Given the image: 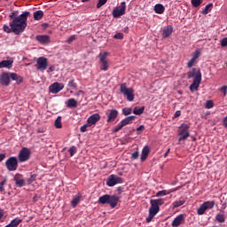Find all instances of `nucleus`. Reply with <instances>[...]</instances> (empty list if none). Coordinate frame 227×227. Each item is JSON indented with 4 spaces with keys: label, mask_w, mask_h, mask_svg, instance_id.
<instances>
[{
    "label": "nucleus",
    "mask_w": 227,
    "mask_h": 227,
    "mask_svg": "<svg viewBox=\"0 0 227 227\" xmlns=\"http://www.w3.org/2000/svg\"><path fill=\"white\" fill-rule=\"evenodd\" d=\"M122 114H124V116H129V114H132V109L129 107L123 108Z\"/></svg>",
    "instance_id": "nucleus-36"
},
{
    "label": "nucleus",
    "mask_w": 227,
    "mask_h": 227,
    "mask_svg": "<svg viewBox=\"0 0 227 227\" xmlns=\"http://www.w3.org/2000/svg\"><path fill=\"white\" fill-rule=\"evenodd\" d=\"M5 166L8 171H17V168H19V160H17V157H10L5 161Z\"/></svg>",
    "instance_id": "nucleus-9"
},
{
    "label": "nucleus",
    "mask_w": 227,
    "mask_h": 227,
    "mask_svg": "<svg viewBox=\"0 0 227 227\" xmlns=\"http://www.w3.org/2000/svg\"><path fill=\"white\" fill-rule=\"evenodd\" d=\"M69 153H70V156L71 157H74V154L77 153V147L75 146H71L70 149L68 150Z\"/></svg>",
    "instance_id": "nucleus-40"
},
{
    "label": "nucleus",
    "mask_w": 227,
    "mask_h": 227,
    "mask_svg": "<svg viewBox=\"0 0 227 227\" xmlns=\"http://www.w3.org/2000/svg\"><path fill=\"white\" fill-rule=\"evenodd\" d=\"M165 11H166V7H164L162 4H157L154 5L155 13H158L159 15H162V13H164Z\"/></svg>",
    "instance_id": "nucleus-24"
},
{
    "label": "nucleus",
    "mask_w": 227,
    "mask_h": 227,
    "mask_svg": "<svg viewBox=\"0 0 227 227\" xmlns=\"http://www.w3.org/2000/svg\"><path fill=\"white\" fill-rule=\"evenodd\" d=\"M11 79L12 81H16L17 84H21L24 82V78L22 76L10 72H4L0 74V84L1 86L8 87L11 82Z\"/></svg>",
    "instance_id": "nucleus-2"
},
{
    "label": "nucleus",
    "mask_w": 227,
    "mask_h": 227,
    "mask_svg": "<svg viewBox=\"0 0 227 227\" xmlns=\"http://www.w3.org/2000/svg\"><path fill=\"white\" fill-rule=\"evenodd\" d=\"M107 116V123H111L118 118V110L116 109H112L109 111L108 114H106Z\"/></svg>",
    "instance_id": "nucleus-16"
},
{
    "label": "nucleus",
    "mask_w": 227,
    "mask_h": 227,
    "mask_svg": "<svg viewBox=\"0 0 227 227\" xmlns=\"http://www.w3.org/2000/svg\"><path fill=\"white\" fill-rule=\"evenodd\" d=\"M13 67V60H2L0 62V68H12Z\"/></svg>",
    "instance_id": "nucleus-23"
},
{
    "label": "nucleus",
    "mask_w": 227,
    "mask_h": 227,
    "mask_svg": "<svg viewBox=\"0 0 227 227\" xmlns=\"http://www.w3.org/2000/svg\"><path fill=\"white\" fill-rule=\"evenodd\" d=\"M43 19V11L39 10L34 12V20H42Z\"/></svg>",
    "instance_id": "nucleus-28"
},
{
    "label": "nucleus",
    "mask_w": 227,
    "mask_h": 227,
    "mask_svg": "<svg viewBox=\"0 0 227 227\" xmlns=\"http://www.w3.org/2000/svg\"><path fill=\"white\" fill-rule=\"evenodd\" d=\"M67 107H69V109H72V107H77V100L74 98H69L67 102Z\"/></svg>",
    "instance_id": "nucleus-29"
},
{
    "label": "nucleus",
    "mask_w": 227,
    "mask_h": 227,
    "mask_svg": "<svg viewBox=\"0 0 227 227\" xmlns=\"http://www.w3.org/2000/svg\"><path fill=\"white\" fill-rule=\"evenodd\" d=\"M206 109H212L214 107V101L212 100H207L205 104Z\"/></svg>",
    "instance_id": "nucleus-43"
},
{
    "label": "nucleus",
    "mask_w": 227,
    "mask_h": 227,
    "mask_svg": "<svg viewBox=\"0 0 227 227\" xmlns=\"http://www.w3.org/2000/svg\"><path fill=\"white\" fill-rule=\"evenodd\" d=\"M64 88H65L64 83H59V82H56L52 83L51 85H50L49 90H50V93L56 95L58 93H59V91H61V90H63Z\"/></svg>",
    "instance_id": "nucleus-13"
},
{
    "label": "nucleus",
    "mask_w": 227,
    "mask_h": 227,
    "mask_svg": "<svg viewBox=\"0 0 227 227\" xmlns=\"http://www.w3.org/2000/svg\"><path fill=\"white\" fill-rule=\"evenodd\" d=\"M20 223H22V219L16 217L12 219L11 223L4 227H19V224H20Z\"/></svg>",
    "instance_id": "nucleus-26"
},
{
    "label": "nucleus",
    "mask_w": 227,
    "mask_h": 227,
    "mask_svg": "<svg viewBox=\"0 0 227 227\" xmlns=\"http://www.w3.org/2000/svg\"><path fill=\"white\" fill-rule=\"evenodd\" d=\"M99 63L100 70L103 72H107L109 70V62L107 61V56H109V52H100L99 53Z\"/></svg>",
    "instance_id": "nucleus-8"
},
{
    "label": "nucleus",
    "mask_w": 227,
    "mask_h": 227,
    "mask_svg": "<svg viewBox=\"0 0 227 227\" xmlns=\"http://www.w3.org/2000/svg\"><path fill=\"white\" fill-rule=\"evenodd\" d=\"M184 203H185V201H184V200H176L173 203V207H174V208H178V207H182V205H184Z\"/></svg>",
    "instance_id": "nucleus-38"
},
{
    "label": "nucleus",
    "mask_w": 227,
    "mask_h": 227,
    "mask_svg": "<svg viewBox=\"0 0 227 227\" xmlns=\"http://www.w3.org/2000/svg\"><path fill=\"white\" fill-rule=\"evenodd\" d=\"M164 203V200L162 199H155V200H151L150 204L151 207H149V215L148 217L146 218V223H152V219L159 214V210H160V206Z\"/></svg>",
    "instance_id": "nucleus-3"
},
{
    "label": "nucleus",
    "mask_w": 227,
    "mask_h": 227,
    "mask_svg": "<svg viewBox=\"0 0 227 227\" xmlns=\"http://www.w3.org/2000/svg\"><path fill=\"white\" fill-rule=\"evenodd\" d=\"M106 3H107V0H98L97 8H102V6H104V4H106Z\"/></svg>",
    "instance_id": "nucleus-48"
},
{
    "label": "nucleus",
    "mask_w": 227,
    "mask_h": 227,
    "mask_svg": "<svg viewBox=\"0 0 227 227\" xmlns=\"http://www.w3.org/2000/svg\"><path fill=\"white\" fill-rule=\"evenodd\" d=\"M4 184H6V178L0 183V185L4 186Z\"/></svg>",
    "instance_id": "nucleus-62"
},
{
    "label": "nucleus",
    "mask_w": 227,
    "mask_h": 227,
    "mask_svg": "<svg viewBox=\"0 0 227 227\" xmlns=\"http://www.w3.org/2000/svg\"><path fill=\"white\" fill-rule=\"evenodd\" d=\"M33 201L35 202L38 201V195L34 196Z\"/></svg>",
    "instance_id": "nucleus-61"
},
{
    "label": "nucleus",
    "mask_w": 227,
    "mask_h": 227,
    "mask_svg": "<svg viewBox=\"0 0 227 227\" xmlns=\"http://www.w3.org/2000/svg\"><path fill=\"white\" fill-rule=\"evenodd\" d=\"M170 150H171V149H168V150H167V152H166L165 154H164V157H168V155Z\"/></svg>",
    "instance_id": "nucleus-63"
},
{
    "label": "nucleus",
    "mask_w": 227,
    "mask_h": 227,
    "mask_svg": "<svg viewBox=\"0 0 227 227\" xmlns=\"http://www.w3.org/2000/svg\"><path fill=\"white\" fill-rule=\"evenodd\" d=\"M56 129H62L63 124L61 123V116H58L54 122Z\"/></svg>",
    "instance_id": "nucleus-33"
},
{
    "label": "nucleus",
    "mask_w": 227,
    "mask_h": 227,
    "mask_svg": "<svg viewBox=\"0 0 227 227\" xmlns=\"http://www.w3.org/2000/svg\"><path fill=\"white\" fill-rule=\"evenodd\" d=\"M31 159V150L27 147H22L18 154L19 162H27Z\"/></svg>",
    "instance_id": "nucleus-6"
},
{
    "label": "nucleus",
    "mask_w": 227,
    "mask_h": 227,
    "mask_svg": "<svg viewBox=\"0 0 227 227\" xmlns=\"http://www.w3.org/2000/svg\"><path fill=\"white\" fill-rule=\"evenodd\" d=\"M49 70H50V72H54V70H56V67L54 66H51L49 67Z\"/></svg>",
    "instance_id": "nucleus-60"
},
{
    "label": "nucleus",
    "mask_w": 227,
    "mask_h": 227,
    "mask_svg": "<svg viewBox=\"0 0 227 227\" xmlns=\"http://www.w3.org/2000/svg\"><path fill=\"white\" fill-rule=\"evenodd\" d=\"M17 187H24L26 181L21 174H16L13 178Z\"/></svg>",
    "instance_id": "nucleus-15"
},
{
    "label": "nucleus",
    "mask_w": 227,
    "mask_h": 227,
    "mask_svg": "<svg viewBox=\"0 0 227 227\" xmlns=\"http://www.w3.org/2000/svg\"><path fill=\"white\" fill-rule=\"evenodd\" d=\"M121 93L127 97V100L129 102H132L134 100V90L132 88H128L127 83L121 84Z\"/></svg>",
    "instance_id": "nucleus-7"
},
{
    "label": "nucleus",
    "mask_w": 227,
    "mask_h": 227,
    "mask_svg": "<svg viewBox=\"0 0 227 227\" xmlns=\"http://www.w3.org/2000/svg\"><path fill=\"white\" fill-rule=\"evenodd\" d=\"M201 79V70L200 68L193 67L191 71L188 72L187 79Z\"/></svg>",
    "instance_id": "nucleus-14"
},
{
    "label": "nucleus",
    "mask_w": 227,
    "mask_h": 227,
    "mask_svg": "<svg viewBox=\"0 0 227 227\" xmlns=\"http://www.w3.org/2000/svg\"><path fill=\"white\" fill-rule=\"evenodd\" d=\"M185 222V218L184 217V215L181 214L179 215H177L171 223V226L173 227H178L180 226V224H184V223Z\"/></svg>",
    "instance_id": "nucleus-18"
},
{
    "label": "nucleus",
    "mask_w": 227,
    "mask_h": 227,
    "mask_svg": "<svg viewBox=\"0 0 227 227\" xmlns=\"http://www.w3.org/2000/svg\"><path fill=\"white\" fill-rule=\"evenodd\" d=\"M131 157L132 159H137L139 157V152L137 151V152H134L132 154H131Z\"/></svg>",
    "instance_id": "nucleus-52"
},
{
    "label": "nucleus",
    "mask_w": 227,
    "mask_h": 227,
    "mask_svg": "<svg viewBox=\"0 0 227 227\" xmlns=\"http://www.w3.org/2000/svg\"><path fill=\"white\" fill-rule=\"evenodd\" d=\"M214 6L213 4H208L205 6L204 10L201 12L202 15H208V12H210V8Z\"/></svg>",
    "instance_id": "nucleus-35"
},
{
    "label": "nucleus",
    "mask_w": 227,
    "mask_h": 227,
    "mask_svg": "<svg viewBox=\"0 0 227 227\" xmlns=\"http://www.w3.org/2000/svg\"><path fill=\"white\" fill-rule=\"evenodd\" d=\"M35 40L39 42V43H49V42H51V36L47 35H37L35 36Z\"/></svg>",
    "instance_id": "nucleus-20"
},
{
    "label": "nucleus",
    "mask_w": 227,
    "mask_h": 227,
    "mask_svg": "<svg viewBox=\"0 0 227 227\" xmlns=\"http://www.w3.org/2000/svg\"><path fill=\"white\" fill-rule=\"evenodd\" d=\"M200 84H201V79L199 76L193 79L192 83L190 85V91L194 92L198 91L200 88Z\"/></svg>",
    "instance_id": "nucleus-17"
},
{
    "label": "nucleus",
    "mask_w": 227,
    "mask_h": 227,
    "mask_svg": "<svg viewBox=\"0 0 227 227\" xmlns=\"http://www.w3.org/2000/svg\"><path fill=\"white\" fill-rule=\"evenodd\" d=\"M201 3H203V1L201 0H192V4L193 8H198V6L201 5Z\"/></svg>",
    "instance_id": "nucleus-37"
},
{
    "label": "nucleus",
    "mask_w": 227,
    "mask_h": 227,
    "mask_svg": "<svg viewBox=\"0 0 227 227\" xmlns=\"http://www.w3.org/2000/svg\"><path fill=\"white\" fill-rule=\"evenodd\" d=\"M114 38L116 40H123V34L122 33H117L114 35Z\"/></svg>",
    "instance_id": "nucleus-49"
},
{
    "label": "nucleus",
    "mask_w": 227,
    "mask_h": 227,
    "mask_svg": "<svg viewBox=\"0 0 227 227\" xmlns=\"http://www.w3.org/2000/svg\"><path fill=\"white\" fill-rule=\"evenodd\" d=\"M4 191V186L0 185V192H3Z\"/></svg>",
    "instance_id": "nucleus-64"
},
{
    "label": "nucleus",
    "mask_w": 227,
    "mask_h": 227,
    "mask_svg": "<svg viewBox=\"0 0 227 227\" xmlns=\"http://www.w3.org/2000/svg\"><path fill=\"white\" fill-rule=\"evenodd\" d=\"M220 91H222L223 93V97H226L227 95V86L223 85L220 88Z\"/></svg>",
    "instance_id": "nucleus-50"
},
{
    "label": "nucleus",
    "mask_w": 227,
    "mask_h": 227,
    "mask_svg": "<svg viewBox=\"0 0 227 227\" xmlns=\"http://www.w3.org/2000/svg\"><path fill=\"white\" fill-rule=\"evenodd\" d=\"M74 40H77V35H73L71 36L68 37V39L67 40V43H72L73 42H74Z\"/></svg>",
    "instance_id": "nucleus-45"
},
{
    "label": "nucleus",
    "mask_w": 227,
    "mask_h": 227,
    "mask_svg": "<svg viewBox=\"0 0 227 227\" xmlns=\"http://www.w3.org/2000/svg\"><path fill=\"white\" fill-rule=\"evenodd\" d=\"M88 129V125H83L80 128L81 132H86V129Z\"/></svg>",
    "instance_id": "nucleus-55"
},
{
    "label": "nucleus",
    "mask_w": 227,
    "mask_h": 227,
    "mask_svg": "<svg viewBox=\"0 0 227 227\" xmlns=\"http://www.w3.org/2000/svg\"><path fill=\"white\" fill-rule=\"evenodd\" d=\"M181 115H182V112L179 111V110H177V111L175 113V114H174L175 118H178V117H180Z\"/></svg>",
    "instance_id": "nucleus-56"
},
{
    "label": "nucleus",
    "mask_w": 227,
    "mask_h": 227,
    "mask_svg": "<svg viewBox=\"0 0 227 227\" xmlns=\"http://www.w3.org/2000/svg\"><path fill=\"white\" fill-rule=\"evenodd\" d=\"M200 50L195 51V52L192 55V59L195 60L198 59V58H200Z\"/></svg>",
    "instance_id": "nucleus-51"
},
{
    "label": "nucleus",
    "mask_w": 227,
    "mask_h": 227,
    "mask_svg": "<svg viewBox=\"0 0 227 227\" xmlns=\"http://www.w3.org/2000/svg\"><path fill=\"white\" fill-rule=\"evenodd\" d=\"M143 130H145V126H144V125H140V126L137 129V132H138V134H141V132H143Z\"/></svg>",
    "instance_id": "nucleus-53"
},
{
    "label": "nucleus",
    "mask_w": 227,
    "mask_h": 227,
    "mask_svg": "<svg viewBox=\"0 0 227 227\" xmlns=\"http://www.w3.org/2000/svg\"><path fill=\"white\" fill-rule=\"evenodd\" d=\"M145 113V106H141L140 108L137 106L134 107L133 114H136L137 116H139Z\"/></svg>",
    "instance_id": "nucleus-30"
},
{
    "label": "nucleus",
    "mask_w": 227,
    "mask_h": 227,
    "mask_svg": "<svg viewBox=\"0 0 227 227\" xmlns=\"http://www.w3.org/2000/svg\"><path fill=\"white\" fill-rule=\"evenodd\" d=\"M194 63H196V59L192 58L187 63V68H192V67H194Z\"/></svg>",
    "instance_id": "nucleus-44"
},
{
    "label": "nucleus",
    "mask_w": 227,
    "mask_h": 227,
    "mask_svg": "<svg viewBox=\"0 0 227 227\" xmlns=\"http://www.w3.org/2000/svg\"><path fill=\"white\" fill-rule=\"evenodd\" d=\"M122 127H124L123 124L121 122H120L114 129V132H120V130H121Z\"/></svg>",
    "instance_id": "nucleus-46"
},
{
    "label": "nucleus",
    "mask_w": 227,
    "mask_h": 227,
    "mask_svg": "<svg viewBox=\"0 0 227 227\" xmlns=\"http://www.w3.org/2000/svg\"><path fill=\"white\" fill-rule=\"evenodd\" d=\"M134 120H136V116H128L121 121V124H122L123 127H126V125H130Z\"/></svg>",
    "instance_id": "nucleus-25"
},
{
    "label": "nucleus",
    "mask_w": 227,
    "mask_h": 227,
    "mask_svg": "<svg viewBox=\"0 0 227 227\" xmlns=\"http://www.w3.org/2000/svg\"><path fill=\"white\" fill-rule=\"evenodd\" d=\"M81 95L84 96V91L83 90H79L74 94L75 97H81Z\"/></svg>",
    "instance_id": "nucleus-54"
},
{
    "label": "nucleus",
    "mask_w": 227,
    "mask_h": 227,
    "mask_svg": "<svg viewBox=\"0 0 227 227\" xmlns=\"http://www.w3.org/2000/svg\"><path fill=\"white\" fill-rule=\"evenodd\" d=\"M97 121H100V114H94L90 115L87 120V123L90 126L95 125V123H97Z\"/></svg>",
    "instance_id": "nucleus-19"
},
{
    "label": "nucleus",
    "mask_w": 227,
    "mask_h": 227,
    "mask_svg": "<svg viewBox=\"0 0 227 227\" xmlns=\"http://www.w3.org/2000/svg\"><path fill=\"white\" fill-rule=\"evenodd\" d=\"M47 67H49V59L45 57H39L36 60V70H47Z\"/></svg>",
    "instance_id": "nucleus-12"
},
{
    "label": "nucleus",
    "mask_w": 227,
    "mask_h": 227,
    "mask_svg": "<svg viewBox=\"0 0 227 227\" xmlns=\"http://www.w3.org/2000/svg\"><path fill=\"white\" fill-rule=\"evenodd\" d=\"M118 184H123V178L116 176V175H110L106 181V185L108 187H114V185Z\"/></svg>",
    "instance_id": "nucleus-11"
},
{
    "label": "nucleus",
    "mask_w": 227,
    "mask_h": 227,
    "mask_svg": "<svg viewBox=\"0 0 227 227\" xmlns=\"http://www.w3.org/2000/svg\"><path fill=\"white\" fill-rule=\"evenodd\" d=\"M173 34V26H167L162 32L163 38H168Z\"/></svg>",
    "instance_id": "nucleus-22"
},
{
    "label": "nucleus",
    "mask_w": 227,
    "mask_h": 227,
    "mask_svg": "<svg viewBox=\"0 0 227 227\" xmlns=\"http://www.w3.org/2000/svg\"><path fill=\"white\" fill-rule=\"evenodd\" d=\"M31 15L29 12H24L20 15H19V11L12 12L9 17L11 19V22L8 25H4L3 29L4 33H14V35H20L26 31V27H27V18Z\"/></svg>",
    "instance_id": "nucleus-1"
},
{
    "label": "nucleus",
    "mask_w": 227,
    "mask_h": 227,
    "mask_svg": "<svg viewBox=\"0 0 227 227\" xmlns=\"http://www.w3.org/2000/svg\"><path fill=\"white\" fill-rule=\"evenodd\" d=\"M125 10H127V5L125 2H121L120 6H117L115 9L113 11V17L114 19H120L121 15H125Z\"/></svg>",
    "instance_id": "nucleus-10"
},
{
    "label": "nucleus",
    "mask_w": 227,
    "mask_h": 227,
    "mask_svg": "<svg viewBox=\"0 0 227 227\" xmlns=\"http://www.w3.org/2000/svg\"><path fill=\"white\" fill-rule=\"evenodd\" d=\"M120 198L115 195L105 194L98 199V203L101 205H110L111 208H114L118 205Z\"/></svg>",
    "instance_id": "nucleus-4"
},
{
    "label": "nucleus",
    "mask_w": 227,
    "mask_h": 227,
    "mask_svg": "<svg viewBox=\"0 0 227 227\" xmlns=\"http://www.w3.org/2000/svg\"><path fill=\"white\" fill-rule=\"evenodd\" d=\"M221 47L226 48L227 47V37L223 38L220 41Z\"/></svg>",
    "instance_id": "nucleus-47"
},
{
    "label": "nucleus",
    "mask_w": 227,
    "mask_h": 227,
    "mask_svg": "<svg viewBox=\"0 0 227 227\" xmlns=\"http://www.w3.org/2000/svg\"><path fill=\"white\" fill-rule=\"evenodd\" d=\"M204 206L206 207V209L208 210V209H212L213 207H215V201L212 200V201H206L204 203Z\"/></svg>",
    "instance_id": "nucleus-34"
},
{
    "label": "nucleus",
    "mask_w": 227,
    "mask_h": 227,
    "mask_svg": "<svg viewBox=\"0 0 227 227\" xmlns=\"http://www.w3.org/2000/svg\"><path fill=\"white\" fill-rule=\"evenodd\" d=\"M207 212V207L204 206V204H201L200 207L197 209L198 215H203Z\"/></svg>",
    "instance_id": "nucleus-32"
},
{
    "label": "nucleus",
    "mask_w": 227,
    "mask_h": 227,
    "mask_svg": "<svg viewBox=\"0 0 227 227\" xmlns=\"http://www.w3.org/2000/svg\"><path fill=\"white\" fill-rule=\"evenodd\" d=\"M215 221H217V223H225L226 216L223 214H217L215 215Z\"/></svg>",
    "instance_id": "nucleus-31"
},
{
    "label": "nucleus",
    "mask_w": 227,
    "mask_h": 227,
    "mask_svg": "<svg viewBox=\"0 0 227 227\" xmlns=\"http://www.w3.org/2000/svg\"><path fill=\"white\" fill-rule=\"evenodd\" d=\"M36 180V174L31 175L30 177L27 179V184L31 185L33 182Z\"/></svg>",
    "instance_id": "nucleus-41"
},
{
    "label": "nucleus",
    "mask_w": 227,
    "mask_h": 227,
    "mask_svg": "<svg viewBox=\"0 0 227 227\" xmlns=\"http://www.w3.org/2000/svg\"><path fill=\"white\" fill-rule=\"evenodd\" d=\"M226 207H227V203H226V202H223V203L222 204V207H221V212L226 210Z\"/></svg>",
    "instance_id": "nucleus-57"
},
{
    "label": "nucleus",
    "mask_w": 227,
    "mask_h": 227,
    "mask_svg": "<svg viewBox=\"0 0 227 227\" xmlns=\"http://www.w3.org/2000/svg\"><path fill=\"white\" fill-rule=\"evenodd\" d=\"M5 158H6V154L1 153L0 154V162H3V160H4Z\"/></svg>",
    "instance_id": "nucleus-58"
},
{
    "label": "nucleus",
    "mask_w": 227,
    "mask_h": 227,
    "mask_svg": "<svg viewBox=\"0 0 227 227\" xmlns=\"http://www.w3.org/2000/svg\"><path fill=\"white\" fill-rule=\"evenodd\" d=\"M167 194H169L167 190L160 191L156 193V198H160V196H166Z\"/></svg>",
    "instance_id": "nucleus-39"
},
{
    "label": "nucleus",
    "mask_w": 227,
    "mask_h": 227,
    "mask_svg": "<svg viewBox=\"0 0 227 227\" xmlns=\"http://www.w3.org/2000/svg\"><path fill=\"white\" fill-rule=\"evenodd\" d=\"M81 198H82L81 194H78L73 198L71 201V207H73V208H75V207L79 205V202L81 201Z\"/></svg>",
    "instance_id": "nucleus-27"
},
{
    "label": "nucleus",
    "mask_w": 227,
    "mask_h": 227,
    "mask_svg": "<svg viewBox=\"0 0 227 227\" xmlns=\"http://www.w3.org/2000/svg\"><path fill=\"white\" fill-rule=\"evenodd\" d=\"M223 127H225V129H227V116L223 118Z\"/></svg>",
    "instance_id": "nucleus-59"
},
{
    "label": "nucleus",
    "mask_w": 227,
    "mask_h": 227,
    "mask_svg": "<svg viewBox=\"0 0 227 227\" xmlns=\"http://www.w3.org/2000/svg\"><path fill=\"white\" fill-rule=\"evenodd\" d=\"M67 86H68L69 88H71L72 90H75V88H77V83H75V82H74V80H70V81L68 82Z\"/></svg>",
    "instance_id": "nucleus-42"
},
{
    "label": "nucleus",
    "mask_w": 227,
    "mask_h": 227,
    "mask_svg": "<svg viewBox=\"0 0 227 227\" xmlns=\"http://www.w3.org/2000/svg\"><path fill=\"white\" fill-rule=\"evenodd\" d=\"M149 153H150V147H148V145H145L142 150V153L140 157V160L142 162H145V160L148 159Z\"/></svg>",
    "instance_id": "nucleus-21"
},
{
    "label": "nucleus",
    "mask_w": 227,
    "mask_h": 227,
    "mask_svg": "<svg viewBox=\"0 0 227 227\" xmlns=\"http://www.w3.org/2000/svg\"><path fill=\"white\" fill-rule=\"evenodd\" d=\"M191 128V126H189V124H185V123H183L179 128H178V136H179V138H178V141L181 142V141H185L188 137L190 136L189 134V129Z\"/></svg>",
    "instance_id": "nucleus-5"
}]
</instances>
